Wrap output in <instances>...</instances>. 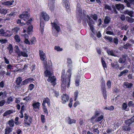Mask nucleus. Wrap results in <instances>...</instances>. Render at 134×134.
Here are the masks:
<instances>
[{
	"label": "nucleus",
	"mask_w": 134,
	"mask_h": 134,
	"mask_svg": "<svg viewBox=\"0 0 134 134\" xmlns=\"http://www.w3.org/2000/svg\"><path fill=\"white\" fill-rule=\"evenodd\" d=\"M71 74V69L68 70L66 75L64 70H63L62 71L61 80L62 81L61 88L63 93H65L66 91V84H67L68 88L70 87Z\"/></svg>",
	"instance_id": "obj_1"
},
{
	"label": "nucleus",
	"mask_w": 134,
	"mask_h": 134,
	"mask_svg": "<svg viewBox=\"0 0 134 134\" xmlns=\"http://www.w3.org/2000/svg\"><path fill=\"white\" fill-rule=\"evenodd\" d=\"M31 12V9L30 8H28L26 9L25 12L20 15L19 17L21 19L25 21L24 23L25 25H29L31 24L32 23V19L31 18L29 19L30 17V14Z\"/></svg>",
	"instance_id": "obj_2"
},
{
	"label": "nucleus",
	"mask_w": 134,
	"mask_h": 134,
	"mask_svg": "<svg viewBox=\"0 0 134 134\" xmlns=\"http://www.w3.org/2000/svg\"><path fill=\"white\" fill-rule=\"evenodd\" d=\"M29 117V116L26 113L24 114V121L25 122L24 124L25 126H30L32 123V119L31 116L29 117L28 121H27V120L28 119Z\"/></svg>",
	"instance_id": "obj_3"
},
{
	"label": "nucleus",
	"mask_w": 134,
	"mask_h": 134,
	"mask_svg": "<svg viewBox=\"0 0 134 134\" xmlns=\"http://www.w3.org/2000/svg\"><path fill=\"white\" fill-rule=\"evenodd\" d=\"M14 48L15 53H17L19 56L20 57L22 56L24 57H28V54L25 52L20 51L19 49L18 46H16Z\"/></svg>",
	"instance_id": "obj_4"
},
{
	"label": "nucleus",
	"mask_w": 134,
	"mask_h": 134,
	"mask_svg": "<svg viewBox=\"0 0 134 134\" xmlns=\"http://www.w3.org/2000/svg\"><path fill=\"white\" fill-rule=\"evenodd\" d=\"M86 17L88 19V20H87V22L88 24V25L89 26L91 31L93 33H94V29L93 27V25H92V24H94V22L93 20L88 15H87Z\"/></svg>",
	"instance_id": "obj_5"
},
{
	"label": "nucleus",
	"mask_w": 134,
	"mask_h": 134,
	"mask_svg": "<svg viewBox=\"0 0 134 134\" xmlns=\"http://www.w3.org/2000/svg\"><path fill=\"white\" fill-rule=\"evenodd\" d=\"M49 15L45 12H43L41 14L40 22L44 21L45 23V21H48L49 19Z\"/></svg>",
	"instance_id": "obj_6"
},
{
	"label": "nucleus",
	"mask_w": 134,
	"mask_h": 134,
	"mask_svg": "<svg viewBox=\"0 0 134 134\" xmlns=\"http://www.w3.org/2000/svg\"><path fill=\"white\" fill-rule=\"evenodd\" d=\"M63 5L66 8L67 12H69L70 10V4L69 0H62Z\"/></svg>",
	"instance_id": "obj_7"
},
{
	"label": "nucleus",
	"mask_w": 134,
	"mask_h": 134,
	"mask_svg": "<svg viewBox=\"0 0 134 134\" xmlns=\"http://www.w3.org/2000/svg\"><path fill=\"white\" fill-rule=\"evenodd\" d=\"M61 102L63 104H65L68 101L69 99V96L66 94H63L61 96Z\"/></svg>",
	"instance_id": "obj_8"
},
{
	"label": "nucleus",
	"mask_w": 134,
	"mask_h": 134,
	"mask_svg": "<svg viewBox=\"0 0 134 134\" xmlns=\"http://www.w3.org/2000/svg\"><path fill=\"white\" fill-rule=\"evenodd\" d=\"M32 106L33 108V110L36 112L40 109V103L38 102H35L32 104Z\"/></svg>",
	"instance_id": "obj_9"
},
{
	"label": "nucleus",
	"mask_w": 134,
	"mask_h": 134,
	"mask_svg": "<svg viewBox=\"0 0 134 134\" xmlns=\"http://www.w3.org/2000/svg\"><path fill=\"white\" fill-rule=\"evenodd\" d=\"M82 9L80 3H77V4L76 13V15L80 17L82 15Z\"/></svg>",
	"instance_id": "obj_10"
},
{
	"label": "nucleus",
	"mask_w": 134,
	"mask_h": 134,
	"mask_svg": "<svg viewBox=\"0 0 134 134\" xmlns=\"http://www.w3.org/2000/svg\"><path fill=\"white\" fill-rule=\"evenodd\" d=\"M39 56L41 60L43 61H46L47 60L46 57L44 53L42 50L39 51Z\"/></svg>",
	"instance_id": "obj_11"
},
{
	"label": "nucleus",
	"mask_w": 134,
	"mask_h": 134,
	"mask_svg": "<svg viewBox=\"0 0 134 134\" xmlns=\"http://www.w3.org/2000/svg\"><path fill=\"white\" fill-rule=\"evenodd\" d=\"M47 81L49 82H51V83H52V85L53 86H55L56 84L55 82L56 78L55 76H53L49 77Z\"/></svg>",
	"instance_id": "obj_12"
},
{
	"label": "nucleus",
	"mask_w": 134,
	"mask_h": 134,
	"mask_svg": "<svg viewBox=\"0 0 134 134\" xmlns=\"http://www.w3.org/2000/svg\"><path fill=\"white\" fill-rule=\"evenodd\" d=\"M101 90L103 92V96L105 99H106L107 98V91L106 88L105 87H101Z\"/></svg>",
	"instance_id": "obj_13"
},
{
	"label": "nucleus",
	"mask_w": 134,
	"mask_h": 134,
	"mask_svg": "<svg viewBox=\"0 0 134 134\" xmlns=\"http://www.w3.org/2000/svg\"><path fill=\"white\" fill-rule=\"evenodd\" d=\"M27 25L28 26L27 27V29H26V32L29 35H30L31 32L32 31L33 26L32 25H31V23L30 24H29Z\"/></svg>",
	"instance_id": "obj_14"
},
{
	"label": "nucleus",
	"mask_w": 134,
	"mask_h": 134,
	"mask_svg": "<svg viewBox=\"0 0 134 134\" xmlns=\"http://www.w3.org/2000/svg\"><path fill=\"white\" fill-rule=\"evenodd\" d=\"M127 125L123 126L122 127V129L123 131L130 132L131 130H132L131 127H130V125L126 124Z\"/></svg>",
	"instance_id": "obj_15"
},
{
	"label": "nucleus",
	"mask_w": 134,
	"mask_h": 134,
	"mask_svg": "<svg viewBox=\"0 0 134 134\" xmlns=\"http://www.w3.org/2000/svg\"><path fill=\"white\" fill-rule=\"evenodd\" d=\"M134 122V116H133L130 119L125 121V122L126 124L130 125Z\"/></svg>",
	"instance_id": "obj_16"
},
{
	"label": "nucleus",
	"mask_w": 134,
	"mask_h": 134,
	"mask_svg": "<svg viewBox=\"0 0 134 134\" xmlns=\"http://www.w3.org/2000/svg\"><path fill=\"white\" fill-rule=\"evenodd\" d=\"M66 120L68 123L69 124L75 123L76 122V120H75L71 119L70 118L69 116L67 118Z\"/></svg>",
	"instance_id": "obj_17"
},
{
	"label": "nucleus",
	"mask_w": 134,
	"mask_h": 134,
	"mask_svg": "<svg viewBox=\"0 0 134 134\" xmlns=\"http://www.w3.org/2000/svg\"><path fill=\"white\" fill-rule=\"evenodd\" d=\"M44 76L45 77H48L51 76H52V74L51 71L48 70L47 68L46 70L44 71Z\"/></svg>",
	"instance_id": "obj_18"
},
{
	"label": "nucleus",
	"mask_w": 134,
	"mask_h": 134,
	"mask_svg": "<svg viewBox=\"0 0 134 134\" xmlns=\"http://www.w3.org/2000/svg\"><path fill=\"white\" fill-rule=\"evenodd\" d=\"M48 7L51 11H54L55 8L54 3L53 2L52 3H49Z\"/></svg>",
	"instance_id": "obj_19"
},
{
	"label": "nucleus",
	"mask_w": 134,
	"mask_h": 134,
	"mask_svg": "<svg viewBox=\"0 0 134 134\" xmlns=\"http://www.w3.org/2000/svg\"><path fill=\"white\" fill-rule=\"evenodd\" d=\"M52 26L58 32H59L60 30V27L55 23H51Z\"/></svg>",
	"instance_id": "obj_20"
},
{
	"label": "nucleus",
	"mask_w": 134,
	"mask_h": 134,
	"mask_svg": "<svg viewBox=\"0 0 134 134\" xmlns=\"http://www.w3.org/2000/svg\"><path fill=\"white\" fill-rule=\"evenodd\" d=\"M22 81V79L21 77H18L16 81V83L17 86H18V87H20V85L21 83V82Z\"/></svg>",
	"instance_id": "obj_21"
},
{
	"label": "nucleus",
	"mask_w": 134,
	"mask_h": 134,
	"mask_svg": "<svg viewBox=\"0 0 134 134\" xmlns=\"http://www.w3.org/2000/svg\"><path fill=\"white\" fill-rule=\"evenodd\" d=\"M124 85L126 86V88H132L133 86V85L132 83H129L127 82H124Z\"/></svg>",
	"instance_id": "obj_22"
},
{
	"label": "nucleus",
	"mask_w": 134,
	"mask_h": 134,
	"mask_svg": "<svg viewBox=\"0 0 134 134\" xmlns=\"http://www.w3.org/2000/svg\"><path fill=\"white\" fill-rule=\"evenodd\" d=\"M111 19L110 17L106 16L104 20V23L105 24H107L109 23Z\"/></svg>",
	"instance_id": "obj_23"
},
{
	"label": "nucleus",
	"mask_w": 134,
	"mask_h": 134,
	"mask_svg": "<svg viewBox=\"0 0 134 134\" xmlns=\"http://www.w3.org/2000/svg\"><path fill=\"white\" fill-rule=\"evenodd\" d=\"M31 80V78H29L25 79L21 82V85L23 86L29 83Z\"/></svg>",
	"instance_id": "obj_24"
},
{
	"label": "nucleus",
	"mask_w": 134,
	"mask_h": 134,
	"mask_svg": "<svg viewBox=\"0 0 134 134\" xmlns=\"http://www.w3.org/2000/svg\"><path fill=\"white\" fill-rule=\"evenodd\" d=\"M124 13L125 14H127L130 16V17H132L133 16V12L132 10L129 11L127 10L124 11Z\"/></svg>",
	"instance_id": "obj_25"
},
{
	"label": "nucleus",
	"mask_w": 134,
	"mask_h": 134,
	"mask_svg": "<svg viewBox=\"0 0 134 134\" xmlns=\"http://www.w3.org/2000/svg\"><path fill=\"white\" fill-rule=\"evenodd\" d=\"M126 57L125 55H123L122 57H121L119 59V62L120 63H124L126 61Z\"/></svg>",
	"instance_id": "obj_26"
},
{
	"label": "nucleus",
	"mask_w": 134,
	"mask_h": 134,
	"mask_svg": "<svg viewBox=\"0 0 134 134\" xmlns=\"http://www.w3.org/2000/svg\"><path fill=\"white\" fill-rule=\"evenodd\" d=\"M129 71V70L127 69H125L122 71L121 72L120 74L118 75V77H119L122 75H125V74L127 73Z\"/></svg>",
	"instance_id": "obj_27"
},
{
	"label": "nucleus",
	"mask_w": 134,
	"mask_h": 134,
	"mask_svg": "<svg viewBox=\"0 0 134 134\" xmlns=\"http://www.w3.org/2000/svg\"><path fill=\"white\" fill-rule=\"evenodd\" d=\"M40 25L41 32L42 33H43L44 31V21H40Z\"/></svg>",
	"instance_id": "obj_28"
},
{
	"label": "nucleus",
	"mask_w": 134,
	"mask_h": 134,
	"mask_svg": "<svg viewBox=\"0 0 134 134\" xmlns=\"http://www.w3.org/2000/svg\"><path fill=\"white\" fill-rule=\"evenodd\" d=\"M8 34L5 32L3 29H1L0 30V36H8Z\"/></svg>",
	"instance_id": "obj_29"
},
{
	"label": "nucleus",
	"mask_w": 134,
	"mask_h": 134,
	"mask_svg": "<svg viewBox=\"0 0 134 134\" xmlns=\"http://www.w3.org/2000/svg\"><path fill=\"white\" fill-rule=\"evenodd\" d=\"M111 65L112 67L115 68L117 70H118L119 68V65L117 62L115 63H111Z\"/></svg>",
	"instance_id": "obj_30"
},
{
	"label": "nucleus",
	"mask_w": 134,
	"mask_h": 134,
	"mask_svg": "<svg viewBox=\"0 0 134 134\" xmlns=\"http://www.w3.org/2000/svg\"><path fill=\"white\" fill-rule=\"evenodd\" d=\"M14 39L15 41L18 43H19L21 41L20 37L17 34L14 36Z\"/></svg>",
	"instance_id": "obj_31"
},
{
	"label": "nucleus",
	"mask_w": 134,
	"mask_h": 134,
	"mask_svg": "<svg viewBox=\"0 0 134 134\" xmlns=\"http://www.w3.org/2000/svg\"><path fill=\"white\" fill-rule=\"evenodd\" d=\"M107 53L109 55H111L112 56L115 57L116 56L114 54V51L113 50H110V49H107Z\"/></svg>",
	"instance_id": "obj_32"
},
{
	"label": "nucleus",
	"mask_w": 134,
	"mask_h": 134,
	"mask_svg": "<svg viewBox=\"0 0 134 134\" xmlns=\"http://www.w3.org/2000/svg\"><path fill=\"white\" fill-rule=\"evenodd\" d=\"M90 16L95 21H97L98 19V15L96 14H91L90 15Z\"/></svg>",
	"instance_id": "obj_33"
},
{
	"label": "nucleus",
	"mask_w": 134,
	"mask_h": 134,
	"mask_svg": "<svg viewBox=\"0 0 134 134\" xmlns=\"http://www.w3.org/2000/svg\"><path fill=\"white\" fill-rule=\"evenodd\" d=\"M42 109L43 111V112L46 114L47 115H48V110L46 108V105H42Z\"/></svg>",
	"instance_id": "obj_34"
},
{
	"label": "nucleus",
	"mask_w": 134,
	"mask_h": 134,
	"mask_svg": "<svg viewBox=\"0 0 134 134\" xmlns=\"http://www.w3.org/2000/svg\"><path fill=\"white\" fill-rule=\"evenodd\" d=\"M9 125L11 127H12L14 126V123L15 122L13 119H11L9 120Z\"/></svg>",
	"instance_id": "obj_35"
},
{
	"label": "nucleus",
	"mask_w": 134,
	"mask_h": 134,
	"mask_svg": "<svg viewBox=\"0 0 134 134\" xmlns=\"http://www.w3.org/2000/svg\"><path fill=\"white\" fill-rule=\"evenodd\" d=\"M116 7L117 10L122 9L123 8V5L120 4H117L116 5Z\"/></svg>",
	"instance_id": "obj_36"
},
{
	"label": "nucleus",
	"mask_w": 134,
	"mask_h": 134,
	"mask_svg": "<svg viewBox=\"0 0 134 134\" xmlns=\"http://www.w3.org/2000/svg\"><path fill=\"white\" fill-rule=\"evenodd\" d=\"M126 20L127 22L130 23L134 22V20L132 18L128 16L126 17Z\"/></svg>",
	"instance_id": "obj_37"
},
{
	"label": "nucleus",
	"mask_w": 134,
	"mask_h": 134,
	"mask_svg": "<svg viewBox=\"0 0 134 134\" xmlns=\"http://www.w3.org/2000/svg\"><path fill=\"white\" fill-rule=\"evenodd\" d=\"M79 94L78 91L77 90H76L74 92V101H76L78 97V95Z\"/></svg>",
	"instance_id": "obj_38"
},
{
	"label": "nucleus",
	"mask_w": 134,
	"mask_h": 134,
	"mask_svg": "<svg viewBox=\"0 0 134 134\" xmlns=\"http://www.w3.org/2000/svg\"><path fill=\"white\" fill-rule=\"evenodd\" d=\"M100 115V113L98 111H96L94 115L92 118V119H93L98 117Z\"/></svg>",
	"instance_id": "obj_39"
},
{
	"label": "nucleus",
	"mask_w": 134,
	"mask_h": 134,
	"mask_svg": "<svg viewBox=\"0 0 134 134\" xmlns=\"http://www.w3.org/2000/svg\"><path fill=\"white\" fill-rule=\"evenodd\" d=\"M131 44L129 43H127L123 46V48L124 49H128L129 47H131Z\"/></svg>",
	"instance_id": "obj_40"
},
{
	"label": "nucleus",
	"mask_w": 134,
	"mask_h": 134,
	"mask_svg": "<svg viewBox=\"0 0 134 134\" xmlns=\"http://www.w3.org/2000/svg\"><path fill=\"white\" fill-rule=\"evenodd\" d=\"M50 99L48 97H46L44 98V99L43 100V103L42 104V105H46V103H47V102Z\"/></svg>",
	"instance_id": "obj_41"
},
{
	"label": "nucleus",
	"mask_w": 134,
	"mask_h": 134,
	"mask_svg": "<svg viewBox=\"0 0 134 134\" xmlns=\"http://www.w3.org/2000/svg\"><path fill=\"white\" fill-rule=\"evenodd\" d=\"M101 82V87H105V81L104 79L102 77L100 81Z\"/></svg>",
	"instance_id": "obj_42"
},
{
	"label": "nucleus",
	"mask_w": 134,
	"mask_h": 134,
	"mask_svg": "<svg viewBox=\"0 0 134 134\" xmlns=\"http://www.w3.org/2000/svg\"><path fill=\"white\" fill-rule=\"evenodd\" d=\"M103 118L104 116L103 115H101L99 117L97 118L96 119V120L97 122H98L102 120L103 119Z\"/></svg>",
	"instance_id": "obj_43"
},
{
	"label": "nucleus",
	"mask_w": 134,
	"mask_h": 134,
	"mask_svg": "<svg viewBox=\"0 0 134 134\" xmlns=\"http://www.w3.org/2000/svg\"><path fill=\"white\" fill-rule=\"evenodd\" d=\"M104 8L105 10L108 9L109 10H112L111 7L107 4L105 5L104 7Z\"/></svg>",
	"instance_id": "obj_44"
},
{
	"label": "nucleus",
	"mask_w": 134,
	"mask_h": 134,
	"mask_svg": "<svg viewBox=\"0 0 134 134\" xmlns=\"http://www.w3.org/2000/svg\"><path fill=\"white\" fill-rule=\"evenodd\" d=\"M7 10L5 9H3L2 8H0V13L5 14L7 13Z\"/></svg>",
	"instance_id": "obj_45"
},
{
	"label": "nucleus",
	"mask_w": 134,
	"mask_h": 134,
	"mask_svg": "<svg viewBox=\"0 0 134 134\" xmlns=\"http://www.w3.org/2000/svg\"><path fill=\"white\" fill-rule=\"evenodd\" d=\"M16 22L18 24H19V25L21 26H23L24 25L25 23L24 22H21V20L18 19L17 20Z\"/></svg>",
	"instance_id": "obj_46"
},
{
	"label": "nucleus",
	"mask_w": 134,
	"mask_h": 134,
	"mask_svg": "<svg viewBox=\"0 0 134 134\" xmlns=\"http://www.w3.org/2000/svg\"><path fill=\"white\" fill-rule=\"evenodd\" d=\"M105 39H107L109 40V42L111 43L113 42V38L111 37L105 36Z\"/></svg>",
	"instance_id": "obj_47"
},
{
	"label": "nucleus",
	"mask_w": 134,
	"mask_h": 134,
	"mask_svg": "<svg viewBox=\"0 0 134 134\" xmlns=\"http://www.w3.org/2000/svg\"><path fill=\"white\" fill-rule=\"evenodd\" d=\"M54 49L57 51H60L63 50V49L60 48L59 46H55Z\"/></svg>",
	"instance_id": "obj_48"
},
{
	"label": "nucleus",
	"mask_w": 134,
	"mask_h": 134,
	"mask_svg": "<svg viewBox=\"0 0 134 134\" xmlns=\"http://www.w3.org/2000/svg\"><path fill=\"white\" fill-rule=\"evenodd\" d=\"M128 105L129 107H134V104L133 101L131 100L128 103Z\"/></svg>",
	"instance_id": "obj_49"
},
{
	"label": "nucleus",
	"mask_w": 134,
	"mask_h": 134,
	"mask_svg": "<svg viewBox=\"0 0 134 134\" xmlns=\"http://www.w3.org/2000/svg\"><path fill=\"white\" fill-rule=\"evenodd\" d=\"M107 85L108 87V88H110L111 86V83L110 80H109L107 81Z\"/></svg>",
	"instance_id": "obj_50"
},
{
	"label": "nucleus",
	"mask_w": 134,
	"mask_h": 134,
	"mask_svg": "<svg viewBox=\"0 0 134 134\" xmlns=\"http://www.w3.org/2000/svg\"><path fill=\"white\" fill-rule=\"evenodd\" d=\"M19 118L18 117H16L15 119V125H19L20 124V123L19 121Z\"/></svg>",
	"instance_id": "obj_51"
},
{
	"label": "nucleus",
	"mask_w": 134,
	"mask_h": 134,
	"mask_svg": "<svg viewBox=\"0 0 134 134\" xmlns=\"http://www.w3.org/2000/svg\"><path fill=\"white\" fill-rule=\"evenodd\" d=\"M67 63L68 64V66H72V61L70 58H68L67 59Z\"/></svg>",
	"instance_id": "obj_52"
},
{
	"label": "nucleus",
	"mask_w": 134,
	"mask_h": 134,
	"mask_svg": "<svg viewBox=\"0 0 134 134\" xmlns=\"http://www.w3.org/2000/svg\"><path fill=\"white\" fill-rule=\"evenodd\" d=\"M41 119L42 123H44L45 122V116L44 115H41Z\"/></svg>",
	"instance_id": "obj_53"
},
{
	"label": "nucleus",
	"mask_w": 134,
	"mask_h": 134,
	"mask_svg": "<svg viewBox=\"0 0 134 134\" xmlns=\"http://www.w3.org/2000/svg\"><path fill=\"white\" fill-rule=\"evenodd\" d=\"M73 101L72 99V98H70V102L69 103L68 105L70 108H71V107H72V102Z\"/></svg>",
	"instance_id": "obj_54"
},
{
	"label": "nucleus",
	"mask_w": 134,
	"mask_h": 134,
	"mask_svg": "<svg viewBox=\"0 0 134 134\" xmlns=\"http://www.w3.org/2000/svg\"><path fill=\"white\" fill-rule=\"evenodd\" d=\"M127 105L126 103H124L122 104V109L123 110H125L127 109Z\"/></svg>",
	"instance_id": "obj_55"
},
{
	"label": "nucleus",
	"mask_w": 134,
	"mask_h": 134,
	"mask_svg": "<svg viewBox=\"0 0 134 134\" xmlns=\"http://www.w3.org/2000/svg\"><path fill=\"white\" fill-rule=\"evenodd\" d=\"M124 2L126 3V5L127 7L129 8L131 7V4L127 0H125Z\"/></svg>",
	"instance_id": "obj_56"
},
{
	"label": "nucleus",
	"mask_w": 134,
	"mask_h": 134,
	"mask_svg": "<svg viewBox=\"0 0 134 134\" xmlns=\"http://www.w3.org/2000/svg\"><path fill=\"white\" fill-rule=\"evenodd\" d=\"M34 87V85L32 83L30 84L29 86V89L30 91H32Z\"/></svg>",
	"instance_id": "obj_57"
},
{
	"label": "nucleus",
	"mask_w": 134,
	"mask_h": 134,
	"mask_svg": "<svg viewBox=\"0 0 134 134\" xmlns=\"http://www.w3.org/2000/svg\"><path fill=\"white\" fill-rule=\"evenodd\" d=\"M102 62V64L103 66V67L104 68V69H105L107 68V65L105 63V62L103 60H102L101 61Z\"/></svg>",
	"instance_id": "obj_58"
},
{
	"label": "nucleus",
	"mask_w": 134,
	"mask_h": 134,
	"mask_svg": "<svg viewBox=\"0 0 134 134\" xmlns=\"http://www.w3.org/2000/svg\"><path fill=\"white\" fill-rule=\"evenodd\" d=\"M120 18L122 21H125V16L124 14H122L121 15L120 17Z\"/></svg>",
	"instance_id": "obj_59"
},
{
	"label": "nucleus",
	"mask_w": 134,
	"mask_h": 134,
	"mask_svg": "<svg viewBox=\"0 0 134 134\" xmlns=\"http://www.w3.org/2000/svg\"><path fill=\"white\" fill-rule=\"evenodd\" d=\"M93 131L96 133L97 134H99V131L98 130V128L97 129H94Z\"/></svg>",
	"instance_id": "obj_60"
},
{
	"label": "nucleus",
	"mask_w": 134,
	"mask_h": 134,
	"mask_svg": "<svg viewBox=\"0 0 134 134\" xmlns=\"http://www.w3.org/2000/svg\"><path fill=\"white\" fill-rule=\"evenodd\" d=\"M24 42L26 44L28 45H30L31 43L30 41L28 40L26 38L24 40Z\"/></svg>",
	"instance_id": "obj_61"
},
{
	"label": "nucleus",
	"mask_w": 134,
	"mask_h": 134,
	"mask_svg": "<svg viewBox=\"0 0 134 134\" xmlns=\"http://www.w3.org/2000/svg\"><path fill=\"white\" fill-rule=\"evenodd\" d=\"M113 42L115 44L117 45L118 42V38H114L113 40Z\"/></svg>",
	"instance_id": "obj_62"
},
{
	"label": "nucleus",
	"mask_w": 134,
	"mask_h": 134,
	"mask_svg": "<svg viewBox=\"0 0 134 134\" xmlns=\"http://www.w3.org/2000/svg\"><path fill=\"white\" fill-rule=\"evenodd\" d=\"M7 42V40L5 39H1L0 40V42L1 44H3Z\"/></svg>",
	"instance_id": "obj_63"
},
{
	"label": "nucleus",
	"mask_w": 134,
	"mask_h": 134,
	"mask_svg": "<svg viewBox=\"0 0 134 134\" xmlns=\"http://www.w3.org/2000/svg\"><path fill=\"white\" fill-rule=\"evenodd\" d=\"M76 102L74 104L73 106L74 107H76L78 105L80 104V102L78 101H76Z\"/></svg>",
	"instance_id": "obj_64"
}]
</instances>
